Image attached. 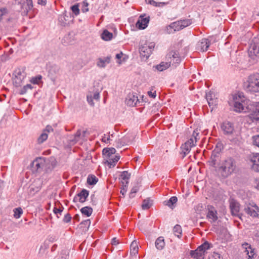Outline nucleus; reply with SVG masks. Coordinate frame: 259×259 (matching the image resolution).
I'll return each instance as SVG.
<instances>
[{
	"mask_svg": "<svg viewBox=\"0 0 259 259\" xmlns=\"http://www.w3.org/2000/svg\"><path fill=\"white\" fill-rule=\"evenodd\" d=\"M123 56V54L122 52H120V53H118V54H117L116 55V58L118 60H120L121 57H122Z\"/></svg>",
	"mask_w": 259,
	"mask_h": 259,
	"instance_id": "nucleus-64",
	"label": "nucleus"
},
{
	"mask_svg": "<svg viewBox=\"0 0 259 259\" xmlns=\"http://www.w3.org/2000/svg\"><path fill=\"white\" fill-rule=\"evenodd\" d=\"M37 4L45 6L47 4V0H37Z\"/></svg>",
	"mask_w": 259,
	"mask_h": 259,
	"instance_id": "nucleus-60",
	"label": "nucleus"
},
{
	"mask_svg": "<svg viewBox=\"0 0 259 259\" xmlns=\"http://www.w3.org/2000/svg\"><path fill=\"white\" fill-rule=\"evenodd\" d=\"M139 100L138 97L133 95H130L126 99V103L130 106H135L137 105Z\"/></svg>",
	"mask_w": 259,
	"mask_h": 259,
	"instance_id": "nucleus-23",
	"label": "nucleus"
},
{
	"mask_svg": "<svg viewBox=\"0 0 259 259\" xmlns=\"http://www.w3.org/2000/svg\"><path fill=\"white\" fill-rule=\"evenodd\" d=\"M208 259H221V256L219 253L214 252Z\"/></svg>",
	"mask_w": 259,
	"mask_h": 259,
	"instance_id": "nucleus-56",
	"label": "nucleus"
},
{
	"mask_svg": "<svg viewBox=\"0 0 259 259\" xmlns=\"http://www.w3.org/2000/svg\"><path fill=\"white\" fill-rule=\"evenodd\" d=\"M251 161L253 162L252 166V169L255 171L259 172V153L256 154V155L252 157Z\"/></svg>",
	"mask_w": 259,
	"mask_h": 259,
	"instance_id": "nucleus-26",
	"label": "nucleus"
},
{
	"mask_svg": "<svg viewBox=\"0 0 259 259\" xmlns=\"http://www.w3.org/2000/svg\"><path fill=\"white\" fill-rule=\"evenodd\" d=\"M9 13L10 11L7 7L0 8V22H2L5 19H6L7 22H8L12 21V18H8Z\"/></svg>",
	"mask_w": 259,
	"mask_h": 259,
	"instance_id": "nucleus-17",
	"label": "nucleus"
},
{
	"mask_svg": "<svg viewBox=\"0 0 259 259\" xmlns=\"http://www.w3.org/2000/svg\"><path fill=\"white\" fill-rule=\"evenodd\" d=\"M207 210V219L211 223L215 222L218 219L216 209L212 205H208Z\"/></svg>",
	"mask_w": 259,
	"mask_h": 259,
	"instance_id": "nucleus-8",
	"label": "nucleus"
},
{
	"mask_svg": "<svg viewBox=\"0 0 259 259\" xmlns=\"http://www.w3.org/2000/svg\"><path fill=\"white\" fill-rule=\"evenodd\" d=\"M119 243L118 240L116 238H113L112 239V245H117Z\"/></svg>",
	"mask_w": 259,
	"mask_h": 259,
	"instance_id": "nucleus-61",
	"label": "nucleus"
},
{
	"mask_svg": "<svg viewBox=\"0 0 259 259\" xmlns=\"http://www.w3.org/2000/svg\"><path fill=\"white\" fill-rule=\"evenodd\" d=\"M179 21L182 29L192 24V20L191 19L181 20Z\"/></svg>",
	"mask_w": 259,
	"mask_h": 259,
	"instance_id": "nucleus-41",
	"label": "nucleus"
},
{
	"mask_svg": "<svg viewBox=\"0 0 259 259\" xmlns=\"http://www.w3.org/2000/svg\"><path fill=\"white\" fill-rule=\"evenodd\" d=\"M32 167L37 171L42 168L44 162L41 158H36L32 162Z\"/></svg>",
	"mask_w": 259,
	"mask_h": 259,
	"instance_id": "nucleus-24",
	"label": "nucleus"
},
{
	"mask_svg": "<svg viewBox=\"0 0 259 259\" xmlns=\"http://www.w3.org/2000/svg\"><path fill=\"white\" fill-rule=\"evenodd\" d=\"M116 150L114 148H104L102 151L104 159L107 157H110V156H113Z\"/></svg>",
	"mask_w": 259,
	"mask_h": 259,
	"instance_id": "nucleus-27",
	"label": "nucleus"
},
{
	"mask_svg": "<svg viewBox=\"0 0 259 259\" xmlns=\"http://www.w3.org/2000/svg\"><path fill=\"white\" fill-rule=\"evenodd\" d=\"M200 131L198 128L195 129L190 139L182 145L181 149L182 153L184 154L183 157L190 152L192 147L196 145L197 140L200 139Z\"/></svg>",
	"mask_w": 259,
	"mask_h": 259,
	"instance_id": "nucleus-3",
	"label": "nucleus"
},
{
	"mask_svg": "<svg viewBox=\"0 0 259 259\" xmlns=\"http://www.w3.org/2000/svg\"><path fill=\"white\" fill-rule=\"evenodd\" d=\"M237 169V164L235 160L231 157H227L220 163L218 170L221 176L227 178Z\"/></svg>",
	"mask_w": 259,
	"mask_h": 259,
	"instance_id": "nucleus-1",
	"label": "nucleus"
},
{
	"mask_svg": "<svg viewBox=\"0 0 259 259\" xmlns=\"http://www.w3.org/2000/svg\"><path fill=\"white\" fill-rule=\"evenodd\" d=\"M32 88V86L30 84H27V85L24 86L23 88L21 89L20 91V94L23 95L25 94L28 90H31Z\"/></svg>",
	"mask_w": 259,
	"mask_h": 259,
	"instance_id": "nucleus-47",
	"label": "nucleus"
},
{
	"mask_svg": "<svg viewBox=\"0 0 259 259\" xmlns=\"http://www.w3.org/2000/svg\"><path fill=\"white\" fill-rule=\"evenodd\" d=\"M234 110L238 112H246L247 107L245 106L244 97L239 94L233 97Z\"/></svg>",
	"mask_w": 259,
	"mask_h": 259,
	"instance_id": "nucleus-4",
	"label": "nucleus"
},
{
	"mask_svg": "<svg viewBox=\"0 0 259 259\" xmlns=\"http://www.w3.org/2000/svg\"><path fill=\"white\" fill-rule=\"evenodd\" d=\"M169 27L170 29H173L174 31H179L181 29H183L180 21H177L171 23L169 25Z\"/></svg>",
	"mask_w": 259,
	"mask_h": 259,
	"instance_id": "nucleus-36",
	"label": "nucleus"
},
{
	"mask_svg": "<svg viewBox=\"0 0 259 259\" xmlns=\"http://www.w3.org/2000/svg\"><path fill=\"white\" fill-rule=\"evenodd\" d=\"M48 137V135L42 131L41 134L37 138V141L38 144H42L44 142L47 140Z\"/></svg>",
	"mask_w": 259,
	"mask_h": 259,
	"instance_id": "nucleus-39",
	"label": "nucleus"
},
{
	"mask_svg": "<svg viewBox=\"0 0 259 259\" xmlns=\"http://www.w3.org/2000/svg\"><path fill=\"white\" fill-rule=\"evenodd\" d=\"M244 212L253 218H259V207L254 203H249L244 208Z\"/></svg>",
	"mask_w": 259,
	"mask_h": 259,
	"instance_id": "nucleus-7",
	"label": "nucleus"
},
{
	"mask_svg": "<svg viewBox=\"0 0 259 259\" xmlns=\"http://www.w3.org/2000/svg\"><path fill=\"white\" fill-rule=\"evenodd\" d=\"M68 17L66 12H65L63 14L59 15L58 17V21L62 26H65L67 25V22L68 20Z\"/></svg>",
	"mask_w": 259,
	"mask_h": 259,
	"instance_id": "nucleus-28",
	"label": "nucleus"
},
{
	"mask_svg": "<svg viewBox=\"0 0 259 259\" xmlns=\"http://www.w3.org/2000/svg\"><path fill=\"white\" fill-rule=\"evenodd\" d=\"M131 177V174L128 172L127 171H122L120 175V178L122 180L121 183L122 185L124 184V186L125 187H127V185L128 183V180Z\"/></svg>",
	"mask_w": 259,
	"mask_h": 259,
	"instance_id": "nucleus-25",
	"label": "nucleus"
},
{
	"mask_svg": "<svg viewBox=\"0 0 259 259\" xmlns=\"http://www.w3.org/2000/svg\"><path fill=\"white\" fill-rule=\"evenodd\" d=\"M251 141V143L253 146L259 148V135L252 136Z\"/></svg>",
	"mask_w": 259,
	"mask_h": 259,
	"instance_id": "nucleus-43",
	"label": "nucleus"
},
{
	"mask_svg": "<svg viewBox=\"0 0 259 259\" xmlns=\"http://www.w3.org/2000/svg\"><path fill=\"white\" fill-rule=\"evenodd\" d=\"M80 211L83 214L87 215V217H90L92 213L93 209L90 207L85 206L82 207L80 209Z\"/></svg>",
	"mask_w": 259,
	"mask_h": 259,
	"instance_id": "nucleus-38",
	"label": "nucleus"
},
{
	"mask_svg": "<svg viewBox=\"0 0 259 259\" xmlns=\"http://www.w3.org/2000/svg\"><path fill=\"white\" fill-rule=\"evenodd\" d=\"M111 140L110 137L109 135L104 134L102 138V141L103 142L108 143Z\"/></svg>",
	"mask_w": 259,
	"mask_h": 259,
	"instance_id": "nucleus-52",
	"label": "nucleus"
},
{
	"mask_svg": "<svg viewBox=\"0 0 259 259\" xmlns=\"http://www.w3.org/2000/svg\"><path fill=\"white\" fill-rule=\"evenodd\" d=\"M249 55L251 56L259 57V39H254L251 44L249 49Z\"/></svg>",
	"mask_w": 259,
	"mask_h": 259,
	"instance_id": "nucleus-11",
	"label": "nucleus"
},
{
	"mask_svg": "<svg viewBox=\"0 0 259 259\" xmlns=\"http://www.w3.org/2000/svg\"><path fill=\"white\" fill-rule=\"evenodd\" d=\"M106 64L102 58H99L97 62V66L99 67L103 68L106 66Z\"/></svg>",
	"mask_w": 259,
	"mask_h": 259,
	"instance_id": "nucleus-51",
	"label": "nucleus"
},
{
	"mask_svg": "<svg viewBox=\"0 0 259 259\" xmlns=\"http://www.w3.org/2000/svg\"><path fill=\"white\" fill-rule=\"evenodd\" d=\"M151 205L152 202L150 200L145 199L143 201L142 207L143 209H148L151 207Z\"/></svg>",
	"mask_w": 259,
	"mask_h": 259,
	"instance_id": "nucleus-40",
	"label": "nucleus"
},
{
	"mask_svg": "<svg viewBox=\"0 0 259 259\" xmlns=\"http://www.w3.org/2000/svg\"><path fill=\"white\" fill-rule=\"evenodd\" d=\"M138 243L136 241L132 242L130 246L131 253L136 255L138 252Z\"/></svg>",
	"mask_w": 259,
	"mask_h": 259,
	"instance_id": "nucleus-35",
	"label": "nucleus"
},
{
	"mask_svg": "<svg viewBox=\"0 0 259 259\" xmlns=\"http://www.w3.org/2000/svg\"><path fill=\"white\" fill-rule=\"evenodd\" d=\"M43 132L48 134V133L53 132V128L51 125H48L43 130Z\"/></svg>",
	"mask_w": 259,
	"mask_h": 259,
	"instance_id": "nucleus-54",
	"label": "nucleus"
},
{
	"mask_svg": "<svg viewBox=\"0 0 259 259\" xmlns=\"http://www.w3.org/2000/svg\"><path fill=\"white\" fill-rule=\"evenodd\" d=\"M14 77L13 78L14 85L16 87L21 85L23 80L26 76V73L24 68H17L14 73Z\"/></svg>",
	"mask_w": 259,
	"mask_h": 259,
	"instance_id": "nucleus-6",
	"label": "nucleus"
},
{
	"mask_svg": "<svg viewBox=\"0 0 259 259\" xmlns=\"http://www.w3.org/2000/svg\"><path fill=\"white\" fill-rule=\"evenodd\" d=\"M243 88L248 93H259V73L249 75L243 83Z\"/></svg>",
	"mask_w": 259,
	"mask_h": 259,
	"instance_id": "nucleus-2",
	"label": "nucleus"
},
{
	"mask_svg": "<svg viewBox=\"0 0 259 259\" xmlns=\"http://www.w3.org/2000/svg\"><path fill=\"white\" fill-rule=\"evenodd\" d=\"M164 245L165 242L163 237H159L156 240L155 246L158 249H162Z\"/></svg>",
	"mask_w": 259,
	"mask_h": 259,
	"instance_id": "nucleus-29",
	"label": "nucleus"
},
{
	"mask_svg": "<svg viewBox=\"0 0 259 259\" xmlns=\"http://www.w3.org/2000/svg\"><path fill=\"white\" fill-rule=\"evenodd\" d=\"M191 255L195 258L199 259L200 257H202L204 254L201 251H197V248L194 250L191 251Z\"/></svg>",
	"mask_w": 259,
	"mask_h": 259,
	"instance_id": "nucleus-42",
	"label": "nucleus"
},
{
	"mask_svg": "<svg viewBox=\"0 0 259 259\" xmlns=\"http://www.w3.org/2000/svg\"><path fill=\"white\" fill-rule=\"evenodd\" d=\"M230 207L231 213L234 215H237L240 210L239 204L234 200H232L230 202Z\"/></svg>",
	"mask_w": 259,
	"mask_h": 259,
	"instance_id": "nucleus-21",
	"label": "nucleus"
},
{
	"mask_svg": "<svg viewBox=\"0 0 259 259\" xmlns=\"http://www.w3.org/2000/svg\"><path fill=\"white\" fill-rule=\"evenodd\" d=\"M59 70L60 68L58 66L56 65L51 66L49 70V76L52 80L55 81L57 75L59 74Z\"/></svg>",
	"mask_w": 259,
	"mask_h": 259,
	"instance_id": "nucleus-22",
	"label": "nucleus"
},
{
	"mask_svg": "<svg viewBox=\"0 0 259 259\" xmlns=\"http://www.w3.org/2000/svg\"><path fill=\"white\" fill-rule=\"evenodd\" d=\"M254 108L252 112L248 116L252 122L259 120V102L255 103Z\"/></svg>",
	"mask_w": 259,
	"mask_h": 259,
	"instance_id": "nucleus-20",
	"label": "nucleus"
},
{
	"mask_svg": "<svg viewBox=\"0 0 259 259\" xmlns=\"http://www.w3.org/2000/svg\"><path fill=\"white\" fill-rule=\"evenodd\" d=\"M243 253L248 257V259H252L255 254L254 249L252 248L250 244L244 243L242 244Z\"/></svg>",
	"mask_w": 259,
	"mask_h": 259,
	"instance_id": "nucleus-10",
	"label": "nucleus"
},
{
	"mask_svg": "<svg viewBox=\"0 0 259 259\" xmlns=\"http://www.w3.org/2000/svg\"><path fill=\"white\" fill-rule=\"evenodd\" d=\"M170 64L171 61H169L168 62H161L159 65H158L156 66V68L158 70L162 71L168 68L170 66Z\"/></svg>",
	"mask_w": 259,
	"mask_h": 259,
	"instance_id": "nucleus-34",
	"label": "nucleus"
},
{
	"mask_svg": "<svg viewBox=\"0 0 259 259\" xmlns=\"http://www.w3.org/2000/svg\"><path fill=\"white\" fill-rule=\"evenodd\" d=\"M93 99H94L95 100H99V99H100V94H99V92H95L94 94V95H93Z\"/></svg>",
	"mask_w": 259,
	"mask_h": 259,
	"instance_id": "nucleus-59",
	"label": "nucleus"
},
{
	"mask_svg": "<svg viewBox=\"0 0 259 259\" xmlns=\"http://www.w3.org/2000/svg\"><path fill=\"white\" fill-rule=\"evenodd\" d=\"M63 207H61L60 208H57L55 207L54 208V212L56 214L57 213L61 214V212L63 211Z\"/></svg>",
	"mask_w": 259,
	"mask_h": 259,
	"instance_id": "nucleus-58",
	"label": "nucleus"
},
{
	"mask_svg": "<svg viewBox=\"0 0 259 259\" xmlns=\"http://www.w3.org/2000/svg\"><path fill=\"white\" fill-rule=\"evenodd\" d=\"M206 99L208 102L209 107L212 106V108H213V106H215L217 104V98H215V95L211 91L206 94Z\"/></svg>",
	"mask_w": 259,
	"mask_h": 259,
	"instance_id": "nucleus-18",
	"label": "nucleus"
},
{
	"mask_svg": "<svg viewBox=\"0 0 259 259\" xmlns=\"http://www.w3.org/2000/svg\"><path fill=\"white\" fill-rule=\"evenodd\" d=\"M155 47V44L153 42H145L143 44H141L139 48V52L142 57L148 58Z\"/></svg>",
	"mask_w": 259,
	"mask_h": 259,
	"instance_id": "nucleus-5",
	"label": "nucleus"
},
{
	"mask_svg": "<svg viewBox=\"0 0 259 259\" xmlns=\"http://www.w3.org/2000/svg\"><path fill=\"white\" fill-rule=\"evenodd\" d=\"M103 59L104 61L106 64H109L110 63V57H105L104 59Z\"/></svg>",
	"mask_w": 259,
	"mask_h": 259,
	"instance_id": "nucleus-62",
	"label": "nucleus"
},
{
	"mask_svg": "<svg viewBox=\"0 0 259 259\" xmlns=\"http://www.w3.org/2000/svg\"><path fill=\"white\" fill-rule=\"evenodd\" d=\"M221 159V153L218 149H214L212 151L210 160L209 161V165L213 167H216L218 162Z\"/></svg>",
	"mask_w": 259,
	"mask_h": 259,
	"instance_id": "nucleus-9",
	"label": "nucleus"
},
{
	"mask_svg": "<svg viewBox=\"0 0 259 259\" xmlns=\"http://www.w3.org/2000/svg\"><path fill=\"white\" fill-rule=\"evenodd\" d=\"M81 135V131L80 130H78L75 134L74 135L73 139H69L70 144H74L76 143L80 139V137Z\"/></svg>",
	"mask_w": 259,
	"mask_h": 259,
	"instance_id": "nucleus-37",
	"label": "nucleus"
},
{
	"mask_svg": "<svg viewBox=\"0 0 259 259\" xmlns=\"http://www.w3.org/2000/svg\"><path fill=\"white\" fill-rule=\"evenodd\" d=\"M120 156L118 155L110 156V157H107L104 159L105 164L107 165L109 168H112L115 166L117 162L119 160Z\"/></svg>",
	"mask_w": 259,
	"mask_h": 259,
	"instance_id": "nucleus-13",
	"label": "nucleus"
},
{
	"mask_svg": "<svg viewBox=\"0 0 259 259\" xmlns=\"http://www.w3.org/2000/svg\"><path fill=\"white\" fill-rule=\"evenodd\" d=\"M113 37V34L107 30H104L101 34V38L106 41L110 40Z\"/></svg>",
	"mask_w": 259,
	"mask_h": 259,
	"instance_id": "nucleus-31",
	"label": "nucleus"
},
{
	"mask_svg": "<svg viewBox=\"0 0 259 259\" xmlns=\"http://www.w3.org/2000/svg\"><path fill=\"white\" fill-rule=\"evenodd\" d=\"M42 76L39 75L35 77H33L31 80V82L33 84H38Z\"/></svg>",
	"mask_w": 259,
	"mask_h": 259,
	"instance_id": "nucleus-48",
	"label": "nucleus"
},
{
	"mask_svg": "<svg viewBox=\"0 0 259 259\" xmlns=\"http://www.w3.org/2000/svg\"><path fill=\"white\" fill-rule=\"evenodd\" d=\"M88 196L89 191L85 189H83L80 193L74 197L73 201L76 202L78 201L81 203H83L85 201Z\"/></svg>",
	"mask_w": 259,
	"mask_h": 259,
	"instance_id": "nucleus-14",
	"label": "nucleus"
},
{
	"mask_svg": "<svg viewBox=\"0 0 259 259\" xmlns=\"http://www.w3.org/2000/svg\"><path fill=\"white\" fill-rule=\"evenodd\" d=\"M210 246L211 244L208 242L206 241L197 247V251H201L204 254L205 251L209 249Z\"/></svg>",
	"mask_w": 259,
	"mask_h": 259,
	"instance_id": "nucleus-30",
	"label": "nucleus"
},
{
	"mask_svg": "<svg viewBox=\"0 0 259 259\" xmlns=\"http://www.w3.org/2000/svg\"><path fill=\"white\" fill-rule=\"evenodd\" d=\"M178 201V198L176 196L171 197L168 200L164 201V204L170 208H172L174 205Z\"/></svg>",
	"mask_w": 259,
	"mask_h": 259,
	"instance_id": "nucleus-32",
	"label": "nucleus"
},
{
	"mask_svg": "<svg viewBox=\"0 0 259 259\" xmlns=\"http://www.w3.org/2000/svg\"><path fill=\"white\" fill-rule=\"evenodd\" d=\"M148 96L152 98H155L156 97V91H154L152 92V90L151 91H149L147 93Z\"/></svg>",
	"mask_w": 259,
	"mask_h": 259,
	"instance_id": "nucleus-57",
	"label": "nucleus"
},
{
	"mask_svg": "<svg viewBox=\"0 0 259 259\" xmlns=\"http://www.w3.org/2000/svg\"><path fill=\"white\" fill-rule=\"evenodd\" d=\"M139 189L138 187L135 186L132 188L131 192L130 193L129 196L130 198H133L135 197V194L138 191Z\"/></svg>",
	"mask_w": 259,
	"mask_h": 259,
	"instance_id": "nucleus-50",
	"label": "nucleus"
},
{
	"mask_svg": "<svg viewBox=\"0 0 259 259\" xmlns=\"http://www.w3.org/2000/svg\"><path fill=\"white\" fill-rule=\"evenodd\" d=\"M14 217L16 219H18L20 217L21 215L22 214L23 211H22V209L21 208L19 207V208H15L14 210Z\"/></svg>",
	"mask_w": 259,
	"mask_h": 259,
	"instance_id": "nucleus-46",
	"label": "nucleus"
},
{
	"mask_svg": "<svg viewBox=\"0 0 259 259\" xmlns=\"http://www.w3.org/2000/svg\"><path fill=\"white\" fill-rule=\"evenodd\" d=\"M72 217L69 213H67L63 218V222L65 223H69L71 221Z\"/></svg>",
	"mask_w": 259,
	"mask_h": 259,
	"instance_id": "nucleus-53",
	"label": "nucleus"
},
{
	"mask_svg": "<svg viewBox=\"0 0 259 259\" xmlns=\"http://www.w3.org/2000/svg\"><path fill=\"white\" fill-rule=\"evenodd\" d=\"M87 182L90 185H95L97 182V179L95 176H89Z\"/></svg>",
	"mask_w": 259,
	"mask_h": 259,
	"instance_id": "nucleus-45",
	"label": "nucleus"
},
{
	"mask_svg": "<svg viewBox=\"0 0 259 259\" xmlns=\"http://www.w3.org/2000/svg\"><path fill=\"white\" fill-rule=\"evenodd\" d=\"M221 128L224 133L226 135H230L232 134L234 131V126L233 124L229 122H224L221 125Z\"/></svg>",
	"mask_w": 259,
	"mask_h": 259,
	"instance_id": "nucleus-19",
	"label": "nucleus"
},
{
	"mask_svg": "<svg viewBox=\"0 0 259 259\" xmlns=\"http://www.w3.org/2000/svg\"><path fill=\"white\" fill-rule=\"evenodd\" d=\"M167 59H170L171 63L172 64H178L181 61V58L179 56V54L177 51H171L169 52L166 56Z\"/></svg>",
	"mask_w": 259,
	"mask_h": 259,
	"instance_id": "nucleus-16",
	"label": "nucleus"
},
{
	"mask_svg": "<svg viewBox=\"0 0 259 259\" xmlns=\"http://www.w3.org/2000/svg\"><path fill=\"white\" fill-rule=\"evenodd\" d=\"M149 22V17H145L144 16L141 15L139 17L138 20L136 24V26L140 29H144L147 27Z\"/></svg>",
	"mask_w": 259,
	"mask_h": 259,
	"instance_id": "nucleus-12",
	"label": "nucleus"
},
{
	"mask_svg": "<svg viewBox=\"0 0 259 259\" xmlns=\"http://www.w3.org/2000/svg\"><path fill=\"white\" fill-rule=\"evenodd\" d=\"M72 13L75 15L77 16L79 14L80 10L79 9V5L78 4H75L70 8Z\"/></svg>",
	"mask_w": 259,
	"mask_h": 259,
	"instance_id": "nucleus-44",
	"label": "nucleus"
},
{
	"mask_svg": "<svg viewBox=\"0 0 259 259\" xmlns=\"http://www.w3.org/2000/svg\"><path fill=\"white\" fill-rule=\"evenodd\" d=\"M126 189H127V187H125L124 186V185H122V189H121L120 192L122 194V195H123L124 194V193H125L126 192Z\"/></svg>",
	"mask_w": 259,
	"mask_h": 259,
	"instance_id": "nucleus-63",
	"label": "nucleus"
},
{
	"mask_svg": "<svg viewBox=\"0 0 259 259\" xmlns=\"http://www.w3.org/2000/svg\"><path fill=\"white\" fill-rule=\"evenodd\" d=\"M173 233L176 236H177L179 238H181L182 233L181 226L178 224L175 225L173 228Z\"/></svg>",
	"mask_w": 259,
	"mask_h": 259,
	"instance_id": "nucleus-33",
	"label": "nucleus"
},
{
	"mask_svg": "<svg viewBox=\"0 0 259 259\" xmlns=\"http://www.w3.org/2000/svg\"><path fill=\"white\" fill-rule=\"evenodd\" d=\"M93 99V98L91 94H90V95L89 94L87 95V101H88V103L91 105H92V106H93L94 105Z\"/></svg>",
	"mask_w": 259,
	"mask_h": 259,
	"instance_id": "nucleus-55",
	"label": "nucleus"
},
{
	"mask_svg": "<svg viewBox=\"0 0 259 259\" xmlns=\"http://www.w3.org/2000/svg\"><path fill=\"white\" fill-rule=\"evenodd\" d=\"M210 42L207 38H203L200 40L197 44V49L198 50L202 52L206 51L209 46Z\"/></svg>",
	"mask_w": 259,
	"mask_h": 259,
	"instance_id": "nucleus-15",
	"label": "nucleus"
},
{
	"mask_svg": "<svg viewBox=\"0 0 259 259\" xmlns=\"http://www.w3.org/2000/svg\"><path fill=\"white\" fill-rule=\"evenodd\" d=\"M88 6L89 4L87 2L83 1L82 2L81 11L83 13H85L89 11Z\"/></svg>",
	"mask_w": 259,
	"mask_h": 259,
	"instance_id": "nucleus-49",
	"label": "nucleus"
}]
</instances>
